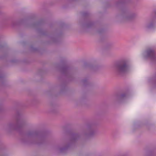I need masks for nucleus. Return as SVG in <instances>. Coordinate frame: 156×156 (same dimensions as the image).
I'll return each instance as SVG.
<instances>
[{"instance_id":"nucleus-2","label":"nucleus","mask_w":156,"mask_h":156,"mask_svg":"<svg viewBox=\"0 0 156 156\" xmlns=\"http://www.w3.org/2000/svg\"><path fill=\"white\" fill-rule=\"evenodd\" d=\"M147 53L148 55L150 56H153L154 55V51L153 50L151 49L148 50Z\"/></svg>"},{"instance_id":"nucleus-1","label":"nucleus","mask_w":156,"mask_h":156,"mask_svg":"<svg viewBox=\"0 0 156 156\" xmlns=\"http://www.w3.org/2000/svg\"><path fill=\"white\" fill-rule=\"evenodd\" d=\"M119 69L122 71H126L128 68V66L125 63L121 64L119 66Z\"/></svg>"}]
</instances>
